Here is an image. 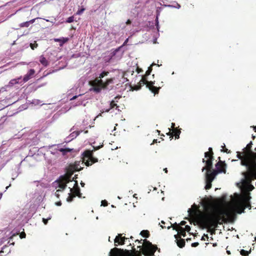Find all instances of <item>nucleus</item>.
Returning <instances> with one entry per match:
<instances>
[{
	"label": "nucleus",
	"instance_id": "nucleus-62",
	"mask_svg": "<svg viewBox=\"0 0 256 256\" xmlns=\"http://www.w3.org/2000/svg\"><path fill=\"white\" fill-rule=\"evenodd\" d=\"M254 131L256 132V126H254Z\"/></svg>",
	"mask_w": 256,
	"mask_h": 256
},
{
	"label": "nucleus",
	"instance_id": "nucleus-55",
	"mask_svg": "<svg viewBox=\"0 0 256 256\" xmlns=\"http://www.w3.org/2000/svg\"><path fill=\"white\" fill-rule=\"evenodd\" d=\"M76 98H77V96H74L72 98V100H75V99H76Z\"/></svg>",
	"mask_w": 256,
	"mask_h": 256
},
{
	"label": "nucleus",
	"instance_id": "nucleus-37",
	"mask_svg": "<svg viewBox=\"0 0 256 256\" xmlns=\"http://www.w3.org/2000/svg\"><path fill=\"white\" fill-rule=\"evenodd\" d=\"M174 238L176 239V241L178 240L179 239L182 238L181 237H180V235L179 234H175L174 235Z\"/></svg>",
	"mask_w": 256,
	"mask_h": 256
},
{
	"label": "nucleus",
	"instance_id": "nucleus-22",
	"mask_svg": "<svg viewBox=\"0 0 256 256\" xmlns=\"http://www.w3.org/2000/svg\"><path fill=\"white\" fill-rule=\"evenodd\" d=\"M140 234L144 238H148L150 236V232L148 230H142Z\"/></svg>",
	"mask_w": 256,
	"mask_h": 256
},
{
	"label": "nucleus",
	"instance_id": "nucleus-60",
	"mask_svg": "<svg viewBox=\"0 0 256 256\" xmlns=\"http://www.w3.org/2000/svg\"><path fill=\"white\" fill-rule=\"evenodd\" d=\"M161 227L162 228H166V226H162V225L161 226Z\"/></svg>",
	"mask_w": 256,
	"mask_h": 256
},
{
	"label": "nucleus",
	"instance_id": "nucleus-20",
	"mask_svg": "<svg viewBox=\"0 0 256 256\" xmlns=\"http://www.w3.org/2000/svg\"><path fill=\"white\" fill-rule=\"evenodd\" d=\"M40 62L44 66H48V62L46 60V59L43 56H41L40 58Z\"/></svg>",
	"mask_w": 256,
	"mask_h": 256
},
{
	"label": "nucleus",
	"instance_id": "nucleus-8",
	"mask_svg": "<svg viewBox=\"0 0 256 256\" xmlns=\"http://www.w3.org/2000/svg\"><path fill=\"white\" fill-rule=\"evenodd\" d=\"M98 162V158L93 156L92 151L87 150L84 152L82 162L85 164L86 166H88Z\"/></svg>",
	"mask_w": 256,
	"mask_h": 256
},
{
	"label": "nucleus",
	"instance_id": "nucleus-33",
	"mask_svg": "<svg viewBox=\"0 0 256 256\" xmlns=\"http://www.w3.org/2000/svg\"><path fill=\"white\" fill-rule=\"evenodd\" d=\"M26 236V234L24 232H22L20 234V238H25Z\"/></svg>",
	"mask_w": 256,
	"mask_h": 256
},
{
	"label": "nucleus",
	"instance_id": "nucleus-11",
	"mask_svg": "<svg viewBox=\"0 0 256 256\" xmlns=\"http://www.w3.org/2000/svg\"><path fill=\"white\" fill-rule=\"evenodd\" d=\"M218 159L219 161L216 164V170H214V171H218V174L224 172L226 173V164L224 162H222L220 160V157H218Z\"/></svg>",
	"mask_w": 256,
	"mask_h": 256
},
{
	"label": "nucleus",
	"instance_id": "nucleus-28",
	"mask_svg": "<svg viewBox=\"0 0 256 256\" xmlns=\"http://www.w3.org/2000/svg\"><path fill=\"white\" fill-rule=\"evenodd\" d=\"M38 46V44L35 41L34 42V44H32V43H30V48L32 50H34V48H36Z\"/></svg>",
	"mask_w": 256,
	"mask_h": 256
},
{
	"label": "nucleus",
	"instance_id": "nucleus-29",
	"mask_svg": "<svg viewBox=\"0 0 256 256\" xmlns=\"http://www.w3.org/2000/svg\"><path fill=\"white\" fill-rule=\"evenodd\" d=\"M246 180L249 184L248 186V190L249 191H252V190H253L254 189V186L250 184V182H252V181L250 182H249L246 179Z\"/></svg>",
	"mask_w": 256,
	"mask_h": 256
},
{
	"label": "nucleus",
	"instance_id": "nucleus-42",
	"mask_svg": "<svg viewBox=\"0 0 256 256\" xmlns=\"http://www.w3.org/2000/svg\"><path fill=\"white\" fill-rule=\"evenodd\" d=\"M136 72L138 73H140L142 72V70L141 68H139L138 67L136 68Z\"/></svg>",
	"mask_w": 256,
	"mask_h": 256
},
{
	"label": "nucleus",
	"instance_id": "nucleus-19",
	"mask_svg": "<svg viewBox=\"0 0 256 256\" xmlns=\"http://www.w3.org/2000/svg\"><path fill=\"white\" fill-rule=\"evenodd\" d=\"M22 78V77L18 78H14L12 80H11L9 82V85L10 86H12L15 84H20V80Z\"/></svg>",
	"mask_w": 256,
	"mask_h": 256
},
{
	"label": "nucleus",
	"instance_id": "nucleus-52",
	"mask_svg": "<svg viewBox=\"0 0 256 256\" xmlns=\"http://www.w3.org/2000/svg\"><path fill=\"white\" fill-rule=\"evenodd\" d=\"M76 132V136H78L80 134V132L77 131V132Z\"/></svg>",
	"mask_w": 256,
	"mask_h": 256
},
{
	"label": "nucleus",
	"instance_id": "nucleus-3",
	"mask_svg": "<svg viewBox=\"0 0 256 256\" xmlns=\"http://www.w3.org/2000/svg\"><path fill=\"white\" fill-rule=\"evenodd\" d=\"M108 72L103 71L102 72L98 78H96L91 82V85L93 87L94 92L98 93L102 90L107 89L108 86L114 83L115 78H107L104 82L102 80L104 76H108Z\"/></svg>",
	"mask_w": 256,
	"mask_h": 256
},
{
	"label": "nucleus",
	"instance_id": "nucleus-24",
	"mask_svg": "<svg viewBox=\"0 0 256 256\" xmlns=\"http://www.w3.org/2000/svg\"><path fill=\"white\" fill-rule=\"evenodd\" d=\"M212 182H210L208 180H206V186H205V189L208 190L212 188Z\"/></svg>",
	"mask_w": 256,
	"mask_h": 256
},
{
	"label": "nucleus",
	"instance_id": "nucleus-13",
	"mask_svg": "<svg viewBox=\"0 0 256 256\" xmlns=\"http://www.w3.org/2000/svg\"><path fill=\"white\" fill-rule=\"evenodd\" d=\"M75 186L74 188H70V192L75 196H78L79 198H81L82 194L80 192V188L78 185L77 182H76Z\"/></svg>",
	"mask_w": 256,
	"mask_h": 256
},
{
	"label": "nucleus",
	"instance_id": "nucleus-6",
	"mask_svg": "<svg viewBox=\"0 0 256 256\" xmlns=\"http://www.w3.org/2000/svg\"><path fill=\"white\" fill-rule=\"evenodd\" d=\"M154 81H148L147 78L142 76V78L138 83V85L136 86V90H138L141 88V86L143 85L146 84V88H148L154 94H158L160 87H156L154 86Z\"/></svg>",
	"mask_w": 256,
	"mask_h": 256
},
{
	"label": "nucleus",
	"instance_id": "nucleus-27",
	"mask_svg": "<svg viewBox=\"0 0 256 256\" xmlns=\"http://www.w3.org/2000/svg\"><path fill=\"white\" fill-rule=\"evenodd\" d=\"M29 26H30V22H28V21L24 22H22V23L20 24V26L21 28H23V27L28 28Z\"/></svg>",
	"mask_w": 256,
	"mask_h": 256
},
{
	"label": "nucleus",
	"instance_id": "nucleus-57",
	"mask_svg": "<svg viewBox=\"0 0 256 256\" xmlns=\"http://www.w3.org/2000/svg\"><path fill=\"white\" fill-rule=\"evenodd\" d=\"M100 148V146H99L97 147L96 148H94V150H97L99 149Z\"/></svg>",
	"mask_w": 256,
	"mask_h": 256
},
{
	"label": "nucleus",
	"instance_id": "nucleus-16",
	"mask_svg": "<svg viewBox=\"0 0 256 256\" xmlns=\"http://www.w3.org/2000/svg\"><path fill=\"white\" fill-rule=\"evenodd\" d=\"M173 229L177 230L180 236H182L184 237H185L186 236V230H184V228H182V226H179L177 228L174 226Z\"/></svg>",
	"mask_w": 256,
	"mask_h": 256
},
{
	"label": "nucleus",
	"instance_id": "nucleus-31",
	"mask_svg": "<svg viewBox=\"0 0 256 256\" xmlns=\"http://www.w3.org/2000/svg\"><path fill=\"white\" fill-rule=\"evenodd\" d=\"M74 20V18L73 16H70L68 18V19L66 20V22L68 23H70L73 22Z\"/></svg>",
	"mask_w": 256,
	"mask_h": 256
},
{
	"label": "nucleus",
	"instance_id": "nucleus-40",
	"mask_svg": "<svg viewBox=\"0 0 256 256\" xmlns=\"http://www.w3.org/2000/svg\"><path fill=\"white\" fill-rule=\"evenodd\" d=\"M102 206H106L108 205V204H107V202H106V200H102Z\"/></svg>",
	"mask_w": 256,
	"mask_h": 256
},
{
	"label": "nucleus",
	"instance_id": "nucleus-45",
	"mask_svg": "<svg viewBox=\"0 0 256 256\" xmlns=\"http://www.w3.org/2000/svg\"><path fill=\"white\" fill-rule=\"evenodd\" d=\"M144 240H142H142H135V242H138V244H141L142 243V241H143V242H144Z\"/></svg>",
	"mask_w": 256,
	"mask_h": 256
},
{
	"label": "nucleus",
	"instance_id": "nucleus-15",
	"mask_svg": "<svg viewBox=\"0 0 256 256\" xmlns=\"http://www.w3.org/2000/svg\"><path fill=\"white\" fill-rule=\"evenodd\" d=\"M34 74L35 70L34 69L30 70L28 73L24 75L23 78V82H28L30 79L34 76Z\"/></svg>",
	"mask_w": 256,
	"mask_h": 256
},
{
	"label": "nucleus",
	"instance_id": "nucleus-23",
	"mask_svg": "<svg viewBox=\"0 0 256 256\" xmlns=\"http://www.w3.org/2000/svg\"><path fill=\"white\" fill-rule=\"evenodd\" d=\"M132 256H142V254L140 250H137L135 248H133V254Z\"/></svg>",
	"mask_w": 256,
	"mask_h": 256
},
{
	"label": "nucleus",
	"instance_id": "nucleus-59",
	"mask_svg": "<svg viewBox=\"0 0 256 256\" xmlns=\"http://www.w3.org/2000/svg\"><path fill=\"white\" fill-rule=\"evenodd\" d=\"M161 223L162 224H165V222L164 221H163V220L161 221Z\"/></svg>",
	"mask_w": 256,
	"mask_h": 256
},
{
	"label": "nucleus",
	"instance_id": "nucleus-58",
	"mask_svg": "<svg viewBox=\"0 0 256 256\" xmlns=\"http://www.w3.org/2000/svg\"><path fill=\"white\" fill-rule=\"evenodd\" d=\"M226 252L228 253V254H230V252L229 250H226Z\"/></svg>",
	"mask_w": 256,
	"mask_h": 256
},
{
	"label": "nucleus",
	"instance_id": "nucleus-64",
	"mask_svg": "<svg viewBox=\"0 0 256 256\" xmlns=\"http://www.w3.org/2000/svg\"><path fill=\"white\" fill-rule=\"evenodd\" d=\"M130 238L132 239V238H133V237H132V236H131L130 237Z\"/></svg>",
	"mask_w": 256,
	"mask_h": 256
},
{
	"label": "nucleus",
	"instance_id": "nucleus-14",
	"mask_svg": "<svg viewBox=\"0 0 256 256\" xmlns=\"http://www.w3.org/2000/svg\"><path fill=\"white\" fill-rule=\"evenodd\" d=\"M168 130L169 132L166 134L170 136V138L171 139L174 136H175L176 139L179 138L180 134V130H178V128H174L172 132H170V128H168Z\"/></svg>",
	"mask_w": 256,
	"mask_h": 256
},
{
	"label": "nucleus",
	"instance_id": "nucleus-36",
	"mask_svg": "<svg viewBox=\"0 0 256 256\" xmlns=\"http://www.w3.org/2000/svg\"><path fill=\"white\" fill-rule=\"evenodd\" d=\"M184 229L186 230V232H189L190 230V227L189 226L186 225Z\"/></svg>",
	"mask_w": 256,
	"mask_h": 256
},
{
	"label": "nucleus",
	"instance_id": "nucleus-2",
	"mask_svg": "<svg viewBox=\"0 0 256 256\" xmlns=\"http://www.w3.org/2000/svg\"><path fill=\"white\" fill-rule=\"evenodd\" d=\"M204 157L207 158V160H205L204 158L202 159V162H205L206 166L202 168V172L206 170L207 172L206 173V180L212 182L218 174V171H214V170H212V161L214 159V153L212 148H209L208 152L204 153Z\"/></svg>",
	"mask_w": 256,
	"mask_h": 256
},
{
	"label": "nucleus",
	"instance_id": "nucleus-30",
	"mask_svg": "<svg viewBox=\"0 0 256 256\" xmlns=\"http://www.w3.org/2000/svg\"><path fill=\"white\" fill-rule=\"evenodd\" d=\"M115 106L118 108L117 104L115 103V102L114 100H112L110 103V108H114Z\"/></svg>",
	"mask_w": 256,
	"mask_h": 256
},
{
	"label": "nucleus",
	"instance_id": "nucleus-1",
	"mask_svg": "<svg viewBox=\"0 0 256 256\" xmlns=\"http://www.w3.org/2000/svg\"><path fill=\"white\" fill-rule=\"evenodd\" d=\"M244 212V208L240 200L236 204L234 210L232 208H215L209 211L198 213L195 210H188L189 216L194 219L197 224L202 228H208L212 234L215 233L218 224L233 222L236 218V212L240 214Z\"/></svg>",
	"mask_w": 256,
	"mask_h": 256
},
{
	"label": "nucleus",
	"instance_id": "nucleus-21",
	"mask_svg": "<svg viewBox=\"0 0 256 256\" xmlns=\"http://www.w3.org/2000/svg\"><path fill=\"white\" fill-rule=\"evenodd\" d=\"M185 240L184 239L180 238L176 241L178 246L180 248H182L185 246Z\"/></svg>",
	"mask_w": 256,
	"mask_h": 256
},
{
	"label": "nucleus",
	"instance_id": "nucleus-50",
	"mask_svg": "<svg viewBox=\"0 0 256 256\" xmlns=\"http://www.w3.org/2000/svg\"><path fill=\"white\" fill-rule=\"evenodd\" d=\"M131 23H132V22L130 20H128L126 22V24H131Z\"/></svg>",
	"mask_w": 256,
	"mask_h": 256
},
{
	"label": "nucleus",
	"instance_id": "nucleus-48",
	"mask_svg": "<svg viewBox=\"0 0 256 256\" xmlns=\"http://www.w3.org/2000/svg\"><path fill=\"white\" fill-rule=\"evenodd\" d=\"M120 48H118L115 50L114 52L113 56H114L116 54V53L119 50Z\"/></svg>",
	"mask_w": 256,
	"mask_h": 256
},
{
	"label": "nucleus",
	"instance_id": "nucleus-34",
	"mask_svg": "<svg viewBox=\"0 0 256 256\" xmlns=\"http://www.w3.org/2000/svg\"><path fill=\"white\" fill-rule=\"evenodd\" d=\"M62 192V190H60V189H58V190L56 191V193H55V195H56V196L58 198H59V197H60V194H59V192Z\"/></svg>",
	"mask_w": 256,
	"mask_h": 256
},
{
	"label": "nucleus",
	"instance_id": "nucleus-4",
	"mask_svg": "<svg viewBox=\"0 0 256 256\" xmlns=\"http://www.w3.org/2000/svg\"><path fill=\"white\" fill-rule=\"evenodd\" d=\"M138 248H140V251L142 254L145 256H154L156 250L160 252V248H158L156 245H154L151 242L146 239L144 240L142 246H138Z\"/></svg>",
	"mask_w": 256,
	"mask_h": 256
},
{
	"label": "nucleus",
	"instance_id": "nucleus-51",
	"mask_svg": "<svg viewBox=\"0 0 256 256\" xmlns=\"http://www.w3.org/2000/svg\"><path fill=\"white\" fill-rule=\"evenodd\" d=\"M174 126H175V124H174V123H172V126H171V127H172V128H173V130H174V128H174Z\"/></svg>",
	"mask_w": 256,
	"mask_h": 256
},
{
	"label": "nucleus",
	"instance_id": "nucleus-9",
	"mask_svg": "<svg viewBox=\"0 0 256 256\" xmlns=\"http://www.w3.org/2000/svg\"><path fill=\"white\" fill-rule=\"evenodd\" d=\"M71 176L72 174H70L60 176L58 180L55 181L54 183L55 187L60 188L62 191L66 187V184L70 181Z\"/></svg>",
	"mask_w": 256,
	"mask_h": 256
},
{
	"label": "nucleus",
	"instance_id": "nucleus-32",
	"mask_svg": "<svg viewBox=\"0 0 256 256\" xmlns=\"http://www.w3.org/2000/svg\"><path fill=\"white\" fill-rule=\"evenodd\" d=\"M170 224H171L170 226H168L167 227L168 229H170V227H172L173 228V227L174 226L177 228L179 226H180L176 222L174 223V224H172V223H170Z\"/></svg>",
	"mask_w": 256,
	"mask_h": 256
},
{
	"label": "nucleus",
	"instance_id": "nucleus-18",
	"mask_svg": "<svg viewBox=\"0 0 256 256\" xmlns=\"http://www.w3.org/2000/svg\"><path fill=\"white\" fill-rule=\"evenodd\" d=\"M58 150L62 152L63 156H66L67 154V153L72 152L74 150V149L70 148H61L59 149Z\"/></svg>",
	"mask_w": 256,
	"mask_h": 256
},
{
	"label": "nucleus",
	"instance_id": "nucleus-46",
	"mask_svg": "<svg viewBox=\"0 0 256 256\" xmlns=\"http://www.w3.org/2000/svg\"><path fill=\"white\" fill-rule=\"evenodd\" d=\"M186 224V222L184 221V220H182V221L180 224V226H184Z\"/></svg>",
	"mask_w": 256,
	"mask_h": 256
},
{
	"label": "nucleus",
	"instance_id": "nucleus-44",
	"mask_svg": "<svg viewBox=\"0 0 256 256\" xmlns=\"http://www.w3.org/2000/svg\"><path fill=\"white\" fill-rule=\"evenodd\" d=\"M155 64L154 63H153L150 66L148 67V70H150V72H152V66L154 65Z\"/></svg>",
	"mask_w": 256,
	"mask_h": 256
},
{
	"label": "nucleus",
	"instance_id": "nucleus-26",
	"mask_svg": "<svg viewBox=\"0 0 256 256\" xmlns=\"http://www.w3.org/2000/svg\"><path fill=\"white\" fill-rule=\"evenodd\" d=\"M250 252V251H246L244 250H242L240 252V254L242 256H247L248 255Z\"/></svg>",
	"mask_w": 256,
	"mask_h": 256
},
{
	"label": "nucleus",
	"instance_id": "nucleus-54",
	"mask_svg": "<svg viewBox=\"0 0 256 256\" xmlns=\"http://www.w3.org/2000/svg\"><path fill=\"white\" fill-rule=\"evenodd\" d=\"M164 172H165L166 173H167V172H168V170H167V168H164Z\"/></svg>",
	"mask_w": 256,
	"mask_h": 256
},
{
	"label": "nucleus",
	"instance_id": "nucleus-43",
	"mask_svg": "<svg viewBox=\"0 0 256 256\" xmlns=\"http://www.w3.org/2000/svg\"><path fill=\"white\" fill-rule=\"evenodd\" d=\"M84 8H82V9L78 10L77 14H80L84 11Z\"/></svg>",
	"mask_w": 256,
	"mask_h": 256
},
{
	"label": "nucleus",
	"instance_id": "nucleus-47",
	"mask_svg": "<svg viewBox=\"0 0 256 256\" xmlns=\"http://www.w3.org/2000/svg\"><path fill=\"white\" fill-rule=\"evenodd\" d=\"M56 204L58 206H60L62 205V202L60 201V202H56Z\"/></svg>",
	"mask_w": 256,
	"mask_h": 256
},
{
	"label": "nucleus",
	"instance_id": "nucleus-35",
	"mask_svg": "<svg viewBox=\"0 0 256 256\" xmlns=\"http://www.w3.org/2000/svg\"><path fill=\"white\" fill-rule=\"evenodd\" d=\"M150 73H151V72H150V70H147L145 74L142 76L147 78L148 76H149L150 74Z\"/></svg>",
	"mask_w": 256,
	"mask_h": 256
},
{
	"label": "nucleus",
	"instance_id": "nucleus-38",
	"mask_svg": "<svg viewBox=\"0 0 256 256\" xmlns=\"http://www.w3.org/2000/svg\"><path fill=\"white\" fill-rule=\"evenodd\" d=\"M50 218H48V219H46L44 218H42V222H43L44 223V224H48V220H50Z\"/></svg>",
	"mask_w": 256,
	"mask_h": 256
},
{
	"label": "nucleus",
	"instance_id": "nucleus-39",
	"mask_svg": "<svg viewBox=\"0 0 256 256\" xmlns=\"http://www.w3.org/2000/svg\"><path fill=\"white\" fill-rule=\"evenodd\" d=\"M198 244H199L198 242H194V243L192 244V247H196V246H198Z\"/></svg>",
	"mask_w": 256,
	"mask_h": 256
},
{
	"label": "nucleus",
	"instance_id": "nucleus-63",
	"mask_svg": "<svg viewBox=\"0 0 256 256\" xmlns=\"http://www.w3.org/2000/svg\"><path fill=\"white\" fill-rule=\"evenodd\" d=\"M222 148H225V144H224V146H222Z\"/></svg>",
	"mask_w": 256,
	"mask_h": 256
},
{
	"label": "nucleus",
	"instance_id": "nucleus-17",
	"mask_svg": "<svg viewBox=\"0 0 256 256\" xmlns=\"http://www.w3.org/2000/svg\"><path fill=\"white\" fill-rule=\"evenodd\" d=\"M246 156V154L244 152V151L242 152H237V158L241 160L240 163L242 166H244V164H242L243 162H242V161L245 160Z\"/></svg>",
	"mask_w": 256,
	"mask_h": 256
},
{
	"label": "nucleus",
	"instance_id": "nucleus-53",
	"mask_svg": "<svg viewBox=\"0 0 256 256\" xmlns=\"http://www.w3.org/2000/svg\"><path fill=\"white\" fill-rule=\"evenodd\" d=\"M80 184H81V186H82V187H84V184H84V182H82L80 183Z\"/></svg>",
	"mask_w": 256,
	"mask_h": 256
},
{
	"label": "nucleus",
	"instance_id": "nucleus-7",
	"mask_svg": "<svg viewBox=\"0 0 256 256\" xmlns=\"http://www.w3.org/2000/svg\"><path fill=\"white\" fill-rule=\"evenodd\" d=\"M133 248H134V246H132V250L114 248L111 249L108 256H132L133 254Z\"/></svg>",
	"mask_w": 256,
	"mask_h": 256
},
{
	"label": "nucleus",
	"instance_id": "nucleus-49",
	"mask_svg": "<svg viewBox=\"0 0 256 256\" xmlns=\"http://www.w3.org/2000/svg\"><path fill=\"white\" fill-rule=\"evenodd\" d=\"M35 20H36L35 18L32 19V20H30V21H28V22H30V24H33V23L34 22Z\"/></svg>",
	"mask_w": 256,
	"mask_h": 256
},
{
	"label": "nucleus",
	"instance_id": "nucleus-5",
	"mask_svg": "<svg viewBox=\"0 0 256 256\" xmlns=\"http://www.w3.org/2000/svg\"><path fill=\"white\" fill-rule=\"evenodd\" d=\"M252 142H250L246 145V146L244 148V151L246 154V159L242 160L244 166H246V168L248 167L254 158L256 157V152H252L251 150L252 147Z\"/></svg>",
	"mask_w": 256,
	"mask_h": 256
},
{
	"label": "nucleus",
	"instance_id": "nucleus-41",
	"mask_svg": "<svg viewBox=\"0 0 256 256\" xmlns=\"http://www.w3.org/2000/svg\"><path fill=\"white\" fill-rule=\"evenodd\" d=\"M222 152H226V153H230V150H228V149L225 148L224 149L222 150H221Z\"/></svg>",
	"mask_w": 256,
	"mask_h": 256
},
{
	"label": "nucleus",
	"instance_id": "nucleus-61",
	"mask_svg": "<svg viewBox=\"0 0 256 256\" xmlns=\"http://www.w3.org/2000/svg\"><path fill=\"white\" fill-rule=\"evenodd\" d=\"M156 131H157L158 133V134H160V130H157Z\"/></svg>",
	"mask_w": 256,
	"mask_h": 256
},
{
	"label": "nucleus",
	"instance_id": "nucleus-12",
	"mask_svg": "<svg viewBox=\"0 0 256 256\" xmlns=\"http://www.w3.org/2000/svg\"><path fill=\"white\" fill-rule=\"evenodd\" d=\"M127 238L125 236H122V234H118V235L116 236L114 240V246H118V245L124 244L125 240Z\"/></svg>",
	"mask_w": 256,
	"mask_h": 256
},
{
	"label": "nucleus",
	"instance_id": "nucleus-56",
	"mask_svg": "<svg viewBox=\"0 0 256 256\" xmlns=\"http://www.w3.org/2000/svg\"><path fill=\"white\" fill-rule=\"evenodd\" d=\"M156 142H157V140H153V142H152V144L156 143Z\"/></svg>",
	"mask_w": 256,
	"mask_h": 256
},
{
	"label": "nucleus",
	"instance_id": "nucleus-10",
	"mask_svg": "<svg viewBox=\"0 0 256 256\" xmlns=\"http://www.w3.org/2000/svg\"><path fill=\"white\" fill-rule=\"evenodd\" d=\"M250 198L251 196L248 193L244 194L240 198V201L242 204L244 210L246 208H248L250 210L251 209L252 206L250 202Z\"/></svg>",
	"mask_w": 256,
	"mask_h": 256
},
{
	"label": "nucleus",
	"instance_id": "nucleus-25",
	"mask_svg": "<svg viewBox=\"0 0 256 256\" xmlns=\"http://www.w3.org/2000/svg\"><path fill=\"white\" fill-rule=\"evenodd\" d=\"M68 196L66 198V200L68 202H72L73 200V199L76 196L73 195L71 192L68 194Z\"/></svg>",
	"mask_w": 256,
	"mask_h": 256
}]
</instances>
